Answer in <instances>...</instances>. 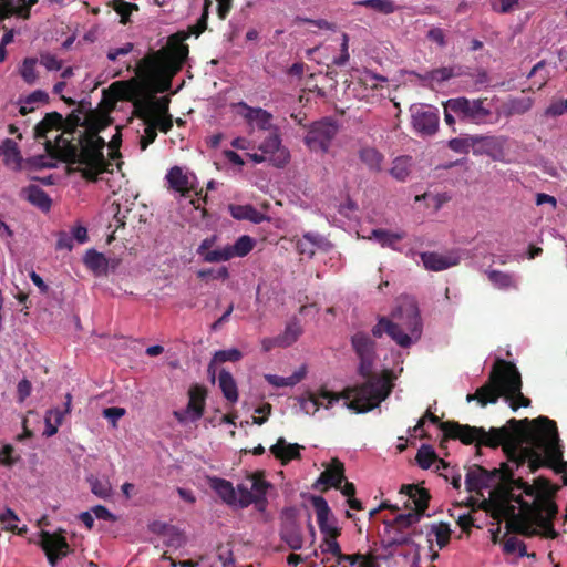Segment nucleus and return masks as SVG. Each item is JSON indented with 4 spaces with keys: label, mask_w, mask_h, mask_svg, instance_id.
Segmentation results:
<instances>
[{
    "label": "nucleus",
    "mask_w": 567,
    "mask_h": 567,
    "mask_svg": "<svg viewBox=\"0 0 567 567\" xmlns=\"http://www.w3.org/2000/svg\"><path fill=\"white\" fill-rule=\"evenodd\" d=\"M400 493L408 496L404 507L409 512L398 515L389 525L403 530L421 520L429 507L431 495L426 488L414 484L402 485Z\"/></svg>",
    "instance_id": "nucleus-8"
},
{
    "label": "nucleus",
    "mask_w": 567,
    "mask_h": 567,
    "mask_svg": "<svg viewBox=\"0 0 567 567\" xmlns=\"http://www.w3.org/2000/svg\"><path fill=\"white\" fill-rule=\"evenodd\" d=\"M422 328V319L416 302L403 300L389 317L380 316L371 331L375 338L388 334L398 346L409 348L421 338Z\"/></svg>",
    "instance_id": "nucleus-7"
},
{
    "label": "nucleus",
    "mask_w": 567,
    "mask_h": 567,
    "mask_svg": "<svg viewBox=\"0 0 567 567\" xmlns=\"http://www.w3.org/2000/svg\"><path fill=\"white\" fill-rule=\"evenodd\" d=\"M86 482L90 485L92 494L101 499H106L111 496V484L107 480H101L97 476L91 474L86 477Z\"/></svg>",
    "instance_id": "nucleus-41"
},
{
    "label": "nucleus",
    "mask_w": 567,
    "mask_h": 567,
    "mask_svg": "<svg viewBox=\"0 0 567 567\" xmlns=\"http://www.w3.org/2000/svg\"><path fill=\"white\" fill-rule=\"evenodd\" d=\"M110 124V118L105 116H99L91 113L85 118V130L82 132L86 135L99 136V133L103 131Z\"/></svg>",
    "instance_id": "nucleus-43"
},
{
    "label": "nucleus",
    "mask_w": 567,
    "mask_h": 567,
    "mask_svg": "<svg viewBox=\"0 0 567 567\" xmlns=\"http://www.w3.org/2000/svg\"><path fill=\"white\" fill-rule=\"evenodd\" d=\"M341 399H346L343 396V391L341 393H334L324 388L320 389L318 394H315L311 391H307L305 394L298 398L301 410L310 415L316 414L319 411L320 406H324L326 409H330L336 402H339Z\"/></svg>",
    "instance_id": "nucleus-14"
},
{
    "label": "nucleus",
    "mask_w": 567,
    "mask_h": 567,
    "mask_svg": "<svg viewBox=\"0 0 567 567\" xmlns=\"http://www.w3.org/2000/svg\"><path fill=\"white\" fill-rule=\"evenodd\" d=\"M248 478L252 482V489L257 492V495L252 498V505H255L259 513L264 514L267 512L269 506L267 494L274 485L266 480L265 472L262 471L250 474Z\"/></svg>",
    "instance_id": "nucleus-21"
},
{
    "label": "nucleus",
    "mask_w": 567,
    "mask_h": 567,
    "mask_svg": "<svg viewBox=\"0 0 567 567\" xmlns=\"http://www.w3.org/2000/svg\"><path fill=\"white\" fill-rule=\"evenodd\" d=\"M233 107L250 127H258L261 131H270L274 127V115L267 110L252 107L245 102H239Z\"/></svg>",
    "instance_id": "nucleus-17"
},
{
    "label": "nucleus",
    "mask_w": 567,
    "mask_h": 567,
    "mask_svg": "<svg viewBox=\"0 0 567 567\" xmlns=\"http://www.w3.org/2000/svg\"><path fill=\"white\" fill-rule=\"evenodd\" d=\"M457 74L454 72L453 68L443 66L439 69H434L427 71L425 74L421 75V80L429 83H443L449 81L450 79L456 76Z\"/></svg>",
    "instance_id": "nucleus-42"
},
{
    "label": "nucleus",
    "mask_w": 567,
    "mask_h": 567,
    "mask_svg": "<svg viewBox=\"0 0 567 567\" xmlns=\"http://www.w3.org/2000/svg\"><path fill=\"white\" fill-rule=\"evenodd\" d=\"M504 488L520 489L526 496L535 495V487L525 482L523 478H514L512 472V480H505Z\"/></svg>",
    "instance_id": "nucleus-60"
},
{
    "label": "nucleus",
    "mask_w": 567,
    "mask_h": 567,
    "mask_svg": "<svg viewBox=\"0 0 567 567\" xmlns=\"http://www.w3.org/2000/svg\"><path fill=\"white\" fill-rule=\"evenodd\" d=\"M166 181L169 189L178 193L182 197H189L193 185L189 182V177L183 173L182 168L178 166L172 167L166 174Z\"/></svg>",
    "instance_id": "nucleus-27"
},
{
    "label": "nucleus",
    "mask_w": 567,
    "mask_h": 567,
    "mask_svg": "<svg viewBox=\"0 0 567 567\" xmlns=\"http://www.w3.org/2000/svg\"><path fill=\"white\" fill-rule=\"evenodd\" d=\"M3 9L8 12H16L22 19H29L30 9L38 3V0H0Z\"/></svg>",
    "instance_id": "nucleus-37"
},
{
    "label": "nucleus",
    "mask_w": 567,
    "mask_h": 567,
    "mask_svg": "<svg viewBox=\"0 0 567 567\" xmlns=\"http://www.w3.org/2000/svg\"><path fill=\"white\" fill-rule=\"evenodd\" d=\"M475 135L455 137L449 141V148L458 154H468L470 147L474 150Z\"/></svg>",
    "instance_id": "nucleus-52"
},
{
    "label": "nucleus",
    "mask_w": 567,
    "mask_h": 567,
    "mask_svg": "<svg viewBox=\"0 0 567 567\" xmlns=\"http://www.w3.org/2000/svg\"><path fill=\"white\" fill-rule=\"evenodd\" d=\"M259 150L269 156L276 167H285L290 159L289 152L282 147L278 133L270 134L260 145Z\"/></svg>",
    "instance_id": "nucleus-20"
},
{
    "label": "nucleus",
    "mask_w": 567,
    "mask_h": 567,
    "mask_svg": "<svg viewBox=\"0 0 567 567\" xmlns=\"http://www.w3.org/2000/svg\"><path fill=\"white\" fill-rule=\"evenodd\" d=\"M184 38L182 33L169 35L165 47L148 52L138 60L135 68L126 65V70L134 71L135 76L115 81L107 89L113 100L131 102L133 115L144 124L151 123L155 114L152 103L141 99L143 82L159 84V92L169 89L172 79L182 70L187 59V49L181 44Z\"/></svg>",
    "instance_id": "nucleus-1"
},
{
    "label": "nucleus",
    "mask_w": 567,
    "mask_h": 567,
    "mask_svg": "<svg viewBox=\"0 0 567 567\" xmlns=\"http://www.w3.org/2000/svg\"><path fill=\"white\" fill-rule=\"evenodd\" d=\"M341 54L338 58L332 60V64L336 66H344L349 60V35L347 33H342V42H341Z\"/></svg>",
    "instance_id": "nucleus-64"
},
{
    "label": "nucleus",
    "mask_w": 567,
    "mask_h": 567,
    "mask_svg": "<svg viewBox=\"0 0 567 567\" xmlns=\"http://www.w3.org/2000/svg\"><path fill=\"white\" fill-rule=\"evenodd\" d=\"M484 476L489 488L498 485L504 488L505 480H512V467L507 463H502L499 468H484Z\"/></svg>",
    "instance_id": "nucleus-35"
},
{
    "label": "nucleus",
    "mask_w": 567,
    "mask_h": 567,
    "mask_svg": "<svg viewBox=\"0 0 567 567\" xmlns=\"http://www.w3.org/2000/svg\"><path fill=\"white\" fill-rule=\"evenodd\" d=\"M82 111L76 110L63 120L62 115L58 112L48 113L42 121L34 127V138H45L47 134L52 130H62L60 135L64 137H76L81 132L78 127H85V120L81 118Z\"/></svg>",
    "instance_id": "nucleus-10"
},
{
    "label": "nucleus",
    "mask_w": 567,
    "mask_h": 567,
    "mask_svg": "<svg viewBox=\"0 0 567 567\" xmlns=\"http://www.w3.org/2000/svg\"><path fill=\"white\" fill-rule=\"evenodd\" d=\"M197 277L202 279H227L229 277V269L227 268V266H221L218 269L204 268L197 271Z\"/></svg>",
    "instance_id": "nucleus-61"
},
{
    "label": "nucleus",
    "mask_w": 567,
    "mask_h": 567,
    "mask_svg": "<svg viewBox=\"0 0 567 567\" xmlns=\"http://www.w3.org/2000/svg\"><path fill=\"white\" fill-rule=\"evenodd\" d=\"M27 195V199L30 204L38 207L43 212H48L51 208V199L48 194L35 185H30L23 189Z\"/></svg>",
    "instance_id": "nucleus-36"
},
{
    "label": "nucleus",
    "mask_w": 567,
    "mask_h": 567,
    "mask_svg": "<svg viewBox=\"0 0 567 567\" xmlns=\"http://www.w3.org/2000/svg\"><path fill=\"white\" fill-rule=\"evenodd\" d=\"M416 463L417 465L427 470L432 466V464L437 461V455L435 454L434 450L430 445H422L416 454Z\"/></svg>",
    "instance_id": "nucleus-49"
},
{
    "label": "nucleus",
    "mask_w": 567,
    "mask_h": 567,
    "mask_svg": "<svg viewBox=\"0 0 567 567\" xmlns=\"http://www.w3.org/2000/svg\"><path fill=\"white\" fill-rule=\"evenodd\" d=\"M0 155L3 156L4 164L9 167H12L14 171H19L21 168L22 156L18 144L11 140L6 138L0 145Z\"/></svg>",
    "instance_id": "nucleus-31"
},
{
    "label": "nucleus",
    "mask_w": 567,
    "mask_h": 567,
    "mask_svg": "<svg viewBox=\"0 0 567 567\" xmlns=\"http://www.w3.org/2000/svg\"><path fill=\"white\" fill-rule=\"evenodd\" d=\"M235 491L239 493V497H237V507L247 508L252 505V498L257 495V492L252 489V485L249 487L246 484H239Z\"/></svg>",
    "instance_id": "nucleus-54"
},
{
    "label": "nucleus",
    "mask_w": 567,
    "mask_h": 567,
    "mask_svg": "<svg viewBox=\"0 0 567 567\" xmlns=\"http://www.w3.org/2000/svg\"><path fill=\"white\" fill-rule=\"evenodd\" d=\"M280 538L291 549L300 550L305 544L302 527L298 522L297 511L285 508L281 514Z\"/></svg>",
    "instance_id": "nucleus-12"
},
{
    "label": "nucleus",
    "mask_w": 567,
    "mask_h": 567,
    "mask_svg": "<svg viewBox=\"0 0 567 567\" xmlns=\"http://www.w3.org/2000/svg\"><path fill=\"white\" fill-rule=\"evenodd\" d=\"M358 6L373 9L374 11L389 14L394 12L395 6L392 0H362L357 2Z\"/></svg>",
    "instance_id": "nucleus-51"
},
{
    "label": "nucleus",
    "mask_w": 567,
    "mask_h": 567,
    "mask_svg": "<svg viewBox=\"0 0 567 567\" xmlns=\"http://www.w3.org/2000/svg\"><path fill=\"white\" fill-rule=\"evenodd\" d=\"M465 485L468 492L475 493H481L482 489L489 488L484 476V467L481 465L471 467L465 476Z\"/></svg>",
    "instance_id": "nucleus-33"
},
{
    "label": "nucleus",
    "mask_w": 567,
    "mask_h": 567,
    "mask_svg": "<svg viewBox=\"0 0 567 567\" xmlns=\"http://www.w3.org/2000/svg\"><path fill=\"white\" fill-rule=\"evenodd\" d=\"M206 399L207 389L204 385L194 384L189 388L185 413L189 415L190 421H197L203 417Z\"/></svg>",
    "instance_id": "nucleus-22"
},
{
    "label": "nucleus",
    "mask_w": 567,
    "mask_h": 567,
    "mask_svg": "<svg viewBox=\"0 0 567 567\" xmlns=\"http://www.w3.org/2000/svg\"><path fill=\"white\" fill-rule=\"evenodd\" d=\"M302 449V445L298 443H288L286 439L280 437L277 443L270 447V452L281 462L282 465H287L292 460L301 458Z\"/></svg>",
    "instance_id": "nucleus-23"
},
{
    "label": "nucleus",
    "mask_w": 567,
    "mask_h": 567,
    "mask_svg": "<svg viewBox=\"0 0 567 567\" xmlns=\"http://www.w3.org/2000/svg\"><path fill=\"white\" fill-rule=\"evenodd\" d=\"M301 334V328L297 323H290L287 326L284 336L277 338V344L287 347L293 343Z\"/></svg>",
    "instance_id": "nucleus-57"
},
{
    "label": "nucleus",
    "mask_w": 567,
    "mask_h": 567,
    "mask_svg": "<svg viewBox=\"0 0 567 567\" xmlns=\"http://www.w3.org/2000/svg\"><path fill=\"white\" fill-rule=\"evenodd\" d=\"M532 505H534V508L528 514H532L534 523L539 527L548 529L547 536L554 538L556 532L553 528L551 522L558 513L557 505L551 501V497L542 496H537L532 502Z\"/></svg>",
    "instance_id": "nucleus-13"
},
{
    "label": "nucleus",
    "mask_w": 567,
    "mask_h": 567,
    "mask_svg": "<svg viewBox=\"0 0 567 567\" xmlns=\"http://www.w3.org/2000/svg\"><path fill=\"white\" fill-rule=\"evenodd\" d=\"M311 503L317 513L320 532L324 537L338 538L341 529L336 525V518L331 514L328 502L322 496H312Z\"/></svg>",
    "instance_id": "nucleus-18"
},
{
    "label": "nucleus",
    "mask_w": 567,
    "mask_h": 567,
    "mask_svg": "<svg viewBox=\"0 0 567 567\" xmlns=\"http://www.w3.org/2000/svg\"><path fill=\"white\" fill-rule=\"evenodd\" d=\"M71 401H72V395L70 393H68L65 395L64 410H60V409L48 410L45 413V416L49 417V420H52V422L54 424L60 426L62 424L64 415L69 414L71 411Z\"/></svg>",
    "instance_id": "nucleus-58"
},
{
    "label": "nucleus",
    "mask_w": 567,
    "mask_h": 567,
    "mask_svg": "<svg viewBox=\"0 0 567 567\" xmlns=\"http://www.w3.org/2000/svg\"><path fill=\"white\" fill-rule=\"evenodd\" d=\"M85 267L95 276H104L107 274L109 259L103 252H97L94 248H90L83 256Z\"/></svg>",
    "instance_id": "nucleus-30"
},
{
    "label": "nucleus",
    "mask_w": 567,
    "mask_h": 567,
    "mask_svg": "<svg viewBox=\"0 0 567 567\" xmlns=\"http://www.w3.org/2000/svg\"><path fill=\"white\" fill-rule=\"evenodd\" d=\"M19 518L17 514L11 508H6L3 513L0 514V522L6 523V529L18 535H23L27 533V526L19 528L14 523L18 522Z\"/></svg>",
    "instance_id": "nucleus-53"
},
{
    "label": "nucleus",
    "mask_w": 567,
    "mask_h": 567,
    "mask_svg": "<svg viewBox=\"0 0 567 567\" xmlns=\"http://www.w3.org/2000/svg\"><path fill=\"white\" fill-rule=\"evenodd\" d=\"M372 236L382 247H394L395 243L404 238L403 233H390L383 228L372 230Z\"/></svg>",
    "instance_id": "nucleus-44"
},
{
    "label": "nucleus",
    "mask_w": 567,
    "mask_h": 567,
    "mask_svg": "<svg viewBox=\"0 0 567 567\" xmlns=\"http://www.w3.org/2000/svg\"><path fill=\"white\" fill-rule=\"evenodd\" d=\"M144 125H145L144 134L140 137V142H138L140 150L142 152H144L148 147V145L154 143V141L157 136L156 125H153L152 122L144 124Z\"/></svg>",
    "instance_id": "nucleus-62"
},
{
    "label": "nucleus",
    "mask_w": 567,
    "mask_h": 567,
    "mask_svg": "<svg viewBox=\"0 0 567 567\" xmlns=\"http://www.w3.org/2000/svg\"><path fill=\"white\" fill-rule=\"evenodd\" d=\"M486 102V97L470 100L462 96L450 99L449 107L462 123L486 125L493 123V113Z\"/></svg>",
    "instance_id": "nucleus-9"
},
{
    "label": "nucleus",
    "mask_w": 567,
    "mask_h": 567,
    "mask_svg": "<svg viewBox=\"0 0 567 567\" xmlns=\"http://www.w3.org/2000/svg\"><path fill=\"white\" fill-rule=\"evenodd\" d=\"M524 443L528 445H508L509 462L516 468L527 463L532 473L540 467H549L556 474H561V482L567 486V462L563 460V449L556 422L547 416H538L525 429Z\"/></svg>",
    "instance_id": "nucleus-2"
},
{
    "label": "nucleus",
    "mask_w": 567,
    "mask_h": 567,
    "mask_svg": "<svg viewBox=\"0 0 567 567\" xmlns=\"http://www.w3.org/2000/svg\"><path fill=\"white\" fill-rule=\"evenodd\" d=\"M338 132L337 122L330 117H324L310 125L305 143L312 152L328 153Z\"/></svg>",
    "instance_id": "nucleus-11"
},
{
    "label": "nucleus",
    "mask_w": 567,
    "mask_h": 567,
    "mask_svg": "<svg viewBox=\"0 0 567 567\" xmlns=\"http://www.w3.org/2000/svg\"><path fill=\"white\" fill-rule=\"evenodd\" d=\"M503 513L507 517L506 528L509 533L519 534L526 537L536 535V530L533 528V524L535 523L532 514H526L524 512L516 513L514 505H507Z\"/></svg>",
    "instance_id": "nucleus-19"
},
{
    "label": "nucleus",
    "mask_w": 567,
    "mask_h": 567,
    "mask_svg": "<svg viewBox=\"0 0 567 567\" xmlns=\"http://www.w3.org/2000/svg\"><path fill=\"white\" fill-rule=\"evenodd\" d=\"M360 159L370 171L381 172L384 156L373 147H365L360 151Z\"/></svg>",
    "instance_id": "nucleus-38"
},
{
    "label": "nucleus",
    "mask_w": 567,
    "mask_h": 567,
    "mask_svg": "<svg viewBox=\"0 0 567 567\" xmlns=\"http://www.w3.org/2000/svg\"><path fill=\"white\" fill-rule=\"evenodd\" d=\"M230 247L233 258H245L256 247V241L250 235H241Z\"/></svg>",
    "instance_id": "nucleus-39"
},
{
    "label": "nucleus",
    "mask_w": 567,
    "mask_h": 567,
    "mask_svg": "<svg viewBox=\"0 0 567 567\" xmlns=\"http://www.w3.org/2000/svg\"><path fill=\"white\" fill-rule=\"evenodd\" d=\"M344 481V464L339 458H333L330 466L320 474L316 486L324 484L334 488H341Z\"/></svg>",
    "instance_id": "nucleus-24"
},
{
    "label": "nucleus",
    "mask_w": 567,
    "mask_h": 567,
    "mask_svg": "<svg viewBox=\"0 0 567 567\" xmlns=\"http://www.w3.org/2000/svg\"><path fill=\"white\" fill-rule=\"evenodd\" d=\"M430 535L435 536L436 544L440 549H443L445 546L449 545L451 539V529L449 524L446 523H439L431 525Z\"/></svg>",
    "instance_id": "nucleus-46"
},
{
    "label": "nucleus",
    "mask_w": 567,
    "mask_h": 567,
    "mask_svg": "<svg viewBox=\"0 0 567 567\" xmlns=\"http://www.w3.org/2000/svg\"><path fill=\"white\" fill-rule=\"evenodd\" d=\"M421 260L429 270L440 271L460 262L456 255H440V252H421Z\"/></svg>",
    "instance_id": "nucleus-26"
},
{
    "label": "nucleus",
    "mask_w": 567,
    "mask_h": 567,
    "mask_svg": "<svg viewBox=\"0 0 567 567\" xmlns=\"http://www.w3.org/2000/svg\"><path fill=\"white\" fill-rule=\"evenodd\" d=\"M219 389H221L224 398L230 403L238 401V385L231 372H228L226 369L219 371Z\"/></svg>",
    "instance_id": "nucleus-34"
},
{
    "label": "nucleus",
    "mask_w": 567,
    "mask_h": 567,
    "mask_svg": "<svg viewBox=\"0 0 567 567\" xmlns=\"http://www.w3.org/2000/svg\"><path fill=\"white\" fill-rule=\"evenodd\" d=\"M508 138L505 136L475 135L474 154L486 155L493 161L501 162L505 156Z\"/></svg>",
    "instance_id": "nucleus-16"
},
{
    "label": "nucleus",
    "mask_w": 567,
    "mask_h": 567,
    "mask_svg": "<svg viewBox=\"0 0 567 567\" xmlns=\"http://www.w3.org/2000/svg\"><path fill=\"white\" fill-rule=\"evenodd\" d=\"M530 425L532 421L527 417L523 420L511 419L507 421L506 425L491 427L486 431L482 426L477 427L468 424H460L456 421H444L440 424V430L443 432L440 446L444 447L449 440H458L466 445L475 443L477 450H480L481 446L496 449L502 445L509 461V453L506 447L508 445L522 446L525 440V429H529Z\"/></svg>",
    "instance_id": "nucleus-5"
},
{
    "label": "nucleus",
    "mask_w": 567,
    "mask_h": 567,
    "mask_svg": "<svg viewBox=\"0 0 567 567\" xmlns=\"http://www.w3.org/2000/svg\"><path fill=\"white\" fill-rule=\"evenodd\" d=\"M212 7V0H204V11H202V17L198 18L197 22L193 25H189L187 31H177L172 35L182 33L185 35L183 40H181V44L186 47L188 50V45L184 43V41L190 35L198 37L203 34L207 30V19L209 18V8Z\"/></svg>",
    "instance_id": "nucleus-32"
},
{
    "label": "nucleus",
    "mask_w": 567,
    "mask_h": 567,
    "mask_svg": "<svg viewBox=\"0 0 567 567\" xmlns=\"http://www.w3.org/2000/svg\"><path fill=\"white\" fill-rule=\"evenodd\" d=\"M533 106L530 97H516L512 99L507 104V115H522L528 112Z\"/></svg>",
    "instance_id": "nucleus-48"
},
{
    "label": "nucleus",
    "mask_w": 567,
    "mask_h": 567,
    "mask_svg": "<svg viewBox=\"0 0 567 567\" xmlns=\"http://www.w3.org/2000/svg\"><path fill=\"white\" fill-rule=\"evenodd\" d=\"M20 457L14 455V449L11 444H6L0 450V464L7 467L13 466Z\"/></svg>",
    "instance_id": "nucleus-63"
},
{
    "label": "nucleus",
    "mask_w": 567,
    "mask_h": 567,
    "mask_svg": "<svg viewBox=\"0 0 567 567\" xmlns=\"http://www.w3.org/2000/svg\"><path fill=\"white\" fill-rule=\"evenodd\" d=\"M501 396L509 402L512 410L527 408L530 400L522 393V378L516 365L504 359H496L485 384L475 393H470L466 401H477L482 406L496 403Z\"/></svg>",
    "instance_id": "nucleus-6"
},
{
    "label": "nucleus",
    "mask_w": 567,
    "mask_h": 567,
    "mask_svg": "<svg viewBox=\"0 0 567 567\" xmlns=\"http://www.w3.org/2000/svg\"><path fill=\"white\" fill-rule=\"evenodd\" d=\"M535 487V495L534 497L536 498L537 496H542V497H553L555 495V493L557 492V487L554 486L551 484V482L544 477V476H538L535 481H534V485Z\"/></svg>",
    "instance_id": "nucleus-50"
},
{
    "label": "nucleus",
    "mask_w": 567,
    "mask_h": 567,
    "mask_svg": "<svg viewBox=\"0 0 567 567\" xmlns=\"http://www.w3.org/2000/svg\"><path fill=\"white\" fill-rule=\"evenodd\" d=\"M486 274L489 281L499 289L517 288L515 278L509 272L491 269Z\"/></svg>",
    "instance_id": "nucleus-40"
},
{
    "label": "nucleus",
    "mask_w": 567,
    "mask_h": 567,
    "mask_svg": "<svg viewBox=\"0 0 567 567\" xmlns=\"http://www.w3.org/2000/svg\"><path fill=\"white\" fill-rule=\"evenodd\" d=\"M228 213L235 220H249L256 225L269 220L268 215L260 213L252 205H230L228 206Z\"/></svg>",
    "instance_id": "nucleus-28"
},
{
    "label": "nucleus",
    "mask_w": 567,
    "mask_h": 567,
    "mask_svg": "<svg viewBox=\"0 0 567 567\" xmlns=\"http://www.w3.org/2000/svg\"><path fill=\"white\" fill-rule=\"evenodd\" d=\"M411 158L410 157H398L393 162V167L391 168V175L399 182H404L411 172Z\"/></svg>",
    "instance_id": "nucleus-47"
},
{
    "label": "nucleus",
    "mask_w": 567,
    "mask_h": 567,
    "mask_svg": "<svg viewBox=\"0 0 567 567\" xmlns=\"http://www.w3.org/2000/svg\"><path fill=\"white\" fill-rule=\"evenodd\" d=\"M413 127L422 135H433L439 127V115L433 111H419L412 116Z\"/></svg>",
    "instance_id": "nucleus-25"
},
{
    "label": "nucleus",
    "mask_w": 567,
    "mask_h": 567,
    "mask_svg": "<svg viewBox=\"0 0 567 567\" xmlns=\"http://www.w3.org/2000/svg\"><path fill=\"white\" fill-rule=\"evenodd\" d=\"M210 488L228 506H236L238 503L236 488L231 482L220 477H213L210 478Z\"/></svg>",
    "instance_id": "nucleus-29"
},
{
    "label": "nucleus",
    "mask_w": 567,
    "mask_h": 567,
    "mask_svg": "<svg viewBox=\"0 0 567 567\" xmlns=\"http://www.w3.org/2000/svg\"><path fill=\"white\" fill-rule=\"evenodd\" d=\"M105 141L101 136L86 135L82 132L76 137L58 135L54 143L47 140L44 148L48 155L60 158L69 165L76 164L82 177L87 182H96L99 175L107 171L109 163L103 155Z\"/></svg>",
    "instance_id": "nucleus-4"
},
{
    "label": "nucleus",
    "mask_w": 567,
    "mask_h": 567,
    "mask_svg": "<svg viewBox=\"0 0 567 567\" xmlns=\"http://www.w3.org/2000/svg\"><path fill=\"white\" fill-rule=\"evenodd\" d=\"M35 66H37V59L27 58L23 60V63H22V66L20 70V74L25 83L33 84L37 81L38 74L35 71Z\"/></svg>",
    "instance_id": "nucleus-56"
},
{
    "label": "nucleus",
    "mask_w": 567,
    "mask_h": 567,
    "mask_svg": "<svg viewBox=\"0 0 567 567\" xmlns=\"http://www.w3.org/2000/svg\"><path fill=\"white\" fill-rule=\"evenodd\" d=\"M351 344L360 359L359 373L365 381L359 385L343 390L346 405L357 413H365L377 408L392 392L391 371L384 370L381 375L373 372L377 358L375 341L363 331L354 333Z\"/></svg>",
    "instance_id": "nucleus-3"
},
{
    "label": "nucleus",
    "mask_w": 567,
    "mask_h": 567,
    "mask_svg": "<svg viewBox=\"0 0 567 567\" xmlns=\"http://www.w3.org/2000/svg\"><path fill=\"white\" fill-rule=\"evenodd\" d=\"M40 545L51 567H55L70 551L65 537L58 533L41 532Z\"/></svg>",
    "instance_id": "nucleus-15"
},
{
    "label": "nucleus",
    "mask_w": 567,
    "mask_h": 567,
    "mask_svg": "<svg viewBox=\"0 0 567 567\" xmlns=\"http://www.w3.org/2000/svg\"><path fill=\"white\" fill-rule=\"evenodd\" d=\"M206 262H220L227 261L231 258V250H229V244L223 248H215L209 252H206L203 257Z\"/></svg>",
    "instance_id": "nucleus-59"
},
{
    "label": "nucleus",
    "mask_w": 567,
    "mask_h": 567,
    "mask_svg": "<svg viewBox=\"0 0 567 567\" xmlns=\"http://www.w3.org/2000/svg\"><path fill=\"white\" fill-rule=\"evenodd\" d=\"M243 359V353L237 348L221 349L215 351L213 354V362L225 363V362H238Z\"/></svg>",
    "instance_id": "nucleus-55"
},
{
    "label": "nucleus",
    "mask_w": 567,
    "mask_h": 567,
    "mask_svg": "<svg viewBox=\"0 0 567 567\" xmlns=\"http://www.w3.org/2000/svg\"><path fill=\"white\" fill-rule=\"evenodd\" d=\"M503 495H504V505H503V512H505V507L507 505H512L511 503L514 502L519 505L522 512L528 514L529 511L534 508V505L532 503L525 501L522 496V494H515L513 488H502Z\"/></svg>",
    "instance_id": "nucleus-45"
}]
</instances>
